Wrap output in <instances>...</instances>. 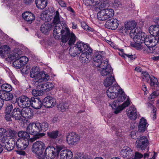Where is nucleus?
Wrapping results in <instances>:
<instances>
[{
  "label": "nucleus",
  "instance_id": "obj_1",
  "mask_svg": "<svg viewBox=\"0 0 159 159\" xmlns=\"http://www.w3.org/2000/svg\"><path fill=\"white\" fill-rule=\"evenodd\" d=\"M108 97L111 99H116L113 101L111 105L112 108L115 109L114 111L115 114H117L123 109L120 104L126 98L124 92L121 88L117 85L111 86L109 87L107 91Z\"/></svg>",
  "mask_w": 159,
  "mask_h": 159
},
{
  "label": "nucleus",
  "instance_id": "obj_2",
  "mask_svg": "<svg viewBox=\"0 0 159 159\" xmlns=\"http://www.w3.org/2000/svg\"><path fill=\"white\" fill-rule=\"evenodd\" d=\"M137 31V33L135 35L134 38V41L135 42L134 46H137L139 48H142L143 46L141 45V44L144 43L146 46L153 44L156 43L154 42V37L152 36L147 37L146 34L142 32L141 30Z\"/></svg>",
  "mask_w": 159,
  "mask_h": 159
},
{
  "label": "nucleus",
  "instance_id": "obj_3",
  "mask_svg": "<svg viewBox=\"0 0 159 159\" xmlns=\"http://www.w3.org/2000/svg\"><path fill=\"white\" fill-rule=\"evenodd\" d=\"M30 75L38 83L47 81L50 78L49 75L44 72H40L38 67H33L30 71Z\"/></svg>",
  "mask_w": 159,
  "mask_h": 159
},
{
  "label": "nucleus",
  "instance_id": "obj_4",
  "mask_svg": "<svg viewBox=\"0 0 159 159\" xmlns=\"http://www.w3.org/2000/svg\"><path fill=\"white\" fill-rule=\"evenodd\" d=\"M39 125L38 123L37 124V122H36L35 123L30 124L27 127V132L29 134L34 135L33 138L30 139L31 142H33L45 135L44 133H39L37 127H39Z\"/></svg>",
  "mask_w": 159,
  "mask_h": 159
},
{
  "label": "nucleus",
  "instance_id": "obj_5",
  "mask_svg": "<svg viewBox=\"0 0 159 159\" xmlns=\"http://www.w3.org/2000/svg\"><path fill=\"white\" fill-rule=\"evenodd\" d=\"M63 149V147L60 146H57L56 148L54 147H47L45 151L44 156L45 159H53L56 155L58 156L59 152Z\"/></svg>",
  "mask_w": 159,
  "mask_h": 159
},
{
  "label": "nucleus",
  "instance_id": "obj_6",
  "mask_svg": "<svg viewBox=\"0 0 159 159\" xmlns=\"http://www.w3.org/2000/svg\"><path fill=\"white\" fill-rule=\"evenodd\" d=\"M136 24L135 21H129L126 22L125 25L124 31L125 32L127 30H131L129 34L130 37L133 39L135 37V35L137 33V31L141 30L140 28H136Z\"/></svg>",
  "mask_w": 159,
  "mask_h": 159
},
{
  "label": "nucleus",
  "instance_id": "obj_7",
  "mask_svg": "<svg viewBox=\"0 0 159 159\" xmlns=\"http://www.w3.org/2000/svg\"><path fill=\"white\" fill-rule=\"evenodd\" d=\"M17 98H16L15 101H11V102L13 103H15L17 101L18 106L20 107L25 108L31 105V98H29L26 96H21L18 98L17 100Z\"/></svg>",
  "mask_w": 159,
  "mask_h": 159
},
{
  "label": "nucleus",
  "instance_id": "obj_8",
  "mask_svg": "<svg viewBox=\"0 0 159 159\" xmlns=\"http://www.w3.org/2000/svg\"><path fill=\"white\" fill-rule=\"evenodd\" d=\"M45 148L44 143L40 141L34 143L32 146V151L38 155H41Z\"/></svg>",
  "mask_w": 159,
  "mask_h": 159
},
{
  "label": "nucleus",
  "instance_id": "obj_9",
  "mask_svg": "<svg viewBox=\"0 0 159 159\" xmlns=\"http://www.w3.org/2000/svg\"><path fill=\"white\" fill-rule=\"evenodd\" d=\"M135 145L137 148L139 150H145L149 145V141L146 137L142 136L137 139Z\"/></svg>",
  "mask_w": 159,
  "mask_h": 159
},
{
  "label": "nucleus",
  "instance_id": "obj_10",
  "mask_svg": "<svg viewBox=\"0 0 159 159\" xmlns=\"http://www.w3.org/2000/svg\"><path fill=\"white\" fill-rule=\"evenodd\" d=\"M67 143L70 145H74L77 144L80 140L79 135L75 132L68 133L66 137Z\"/></svg>",
  "mask_w": 159,
  "mask_h": 159
},
{
  "label": "nucleus",
  "instance_id": "obj_11",
  "mask_svg": "<svg viewBox=\"0 0 159 159\" xmlns=\"http://www.w3.org/2000/svg\"><path fill=\"white\" fill-rule=\"evenodd\" d=\"M119 21L116 19H110L106 21L105 27L108 29L116 30L118 27Z\"/></svg>",
  "mask_w": 159,
  "mask_h": 159
},
{
  "label": "nucleus",
  "instance_id": "obj_12",
  "mask_svg": "<svg viewBox=\"0 0 159 159\" xmlns=\"http://www.w3.org/2000/svg\"><path fill=\"white\" fill-rule=\"evenodd\" d=\"M75 46L80 53L87 52L89 51L92 50L88 45L81 41L77 42Z\"/></svg>",
  "mask_w": 159,
  "mask_h": 159
},
{
  "label": "nucleus",
  "instance_id": "obj_13",
  "mask_svg": "<svg viewBox=\"0 0 159 159\" xmlns=\"http://www.w3.org/2000/svg\"><path fill=\"white\" fill-rule=\"evenodd\" d=\"M56 102L55 98L48 96L43 100V105L47 108L52 107L56 105Z\"/></svg>",
  "mask_w": 159,
  "mask_h": 159
},
{
  "label": "nucleus",
  "instance_id": "obj_14",
  "mask_svg": "<svg viewBox=\"0 0 159 159\" xmlns=\"http://www.w3.org/2000/svg\"><path fill=\"white\" fill-rule=\"evenodd\" d=\"M92 50H90L87 52L82 53L80 55L79 59L82 63H89L91 59Z\"/></svg>",
  "mask_w": 159,
  "mask_h": 159
},
{
  "label": "nucleus",
  "instance_id": "obj_15",
  "mask_svg": "<svg viewBox=\"0 0 159 159\" xmlns=\"http://www.w3.org/2000/svg\"><path fill=\"white\" fill-rule=\"evenodd\" d=\"M127 113L129 118L132 120H135L138 116L137 110L134 106H131L127 110Z\"/></svg>",
  "mask_w": 159,
  "mask_h": 159
},
{
  "label": "nucleus",
  "instance_id": "obj_16",
  "mask_svg": "<svg viewBox=\"0 0 159 159\" xmlns=\"http://www.w3.org/2000/svg\"><path fill=\"white\" fill-rule=\"evenodd\" d=\"M15 58L16 59V60L13 63L14 66L16 69H20L23 67L22 70L23 71L25 72V73H27L29 72V70L30 68V67L26 66H24L19 59H16V57H15Z\"/></svg>",
  "mask_w": 159,
  "mask_h": 159
},
{
  "label": "nucleus",
  "instance_id": "obj_17",
  "mask_svg": "<svg viewBox=\"0 0 159 159\" xmlns=\"http://www.w3.org/2000/svg\"><path fill=\"white\" fill-rule=\"evenodd\" d=\"M120 155L124 158H128L133 155L132 150L127 146L124 147L120 152Z\"/></svg>",
  "mask_w": 159,
  "mask_h": 159
},
{
  "label": "nucleus",
  "instance_id": "obj_18",
  "mask_svg": "<svg viewBox=\"0 0 159 159\" xmlns=\"http://www.w3.org/2000/svg\"><path fill=\"white\" fill-rule=\"evenodd\" d=\"M29 144V140H22L18 139L16 141V146L18 150H24L25 149Z\"/></svg>",
  "mask_w": 159,
  "mask_h": 159
},
{
  "label": "nucleus",
  "instance_id": "obj_19",
  "mask_svg": "<svg viewBox=\"0 0 159 159\" xmlns=\"http://www.w3.org/2000/svg\"><path fill=\"white\" fill-rule=\"evenodd\" d=\"M56 25L53 31V36L56 39H59L61 35V32L64 28L61 24Z\"/></svg>",
  "mask_w": 159,
  "mask_h": 159
},
{
  "label": "nucleus",
  "instance_id": "obj_20",
  "mask_svg": "<svg viewBox=\"0 0 159 159\" xmlns=\"http://www.w3.org/2000/svg\"><path fill=\"white\" fill-rule=\"evenodd\" d=\"M33 114L32 110L29 108H23L21 110V117L26 119H30Z\"/></svg>",
  "mask_w": 159,
  "mask_h": 159
},
{
  "label": "nucleus",
  "instance_id": "obj_21",
  "mask_svg": "<svg viewBox=\"0 0 159 159\" xmlns=\"http://www.w3.org/2000/svg\"><path fill=\"white\" fill-rule=\"evenodd\" d=\"M43 105V102L38 98L32 97L31 98V105L35 109L40 108Z\"/></svg>",
  "mask_w": 159,
  "mask_h": 159
},
{
  "label": "nucleus",
  "instance_id": "obj_22",
  "mask_svg": "<svg viewBox=\"0 0 159 159\" xmlns=\"http://www.w3.org/2000/svg\"><path fill=\"white\" fill-rule=\"evenodd\" d=\"M60 153L61 159H71L73 157L72 152L68 149L61 150Z\"/></svg>",
  "mask_w": 159,
  "mask_h": 159
},
{
  "label": "nucleus",
  "instance_id": "obj_23",
  "mask_svg": "<svg viewBox=\"0 0 159 159\" xmlns=\"http://www.w3.org/2000/svg\"><path fill=\"white\" fill-rule=\"evenodd\" d=\"M156 45V43H153V44L145 47L143 50L148 53L158 54V52L157 50L158 48L155 47Z\"/></svg>",
  "mask_w": 159,
  "mask_h": 159
},
{
  "label": "nucleus",
  "instance_id": "obj_24",
  "mask_svg": "<svg viewBox=\"0 0 159 159\" xmlns=\"http://www.w3.org/2000/svg\"><path fill=\"white\" fill-rule=\"evenodd\" d=\"M70 34L69 28L67 27H64L61 32V42L64 43L67 42L68 38V37Z\"/></svg>",
  "mask_w": 159,
  "mask_h": 159
},
{
  "label": "nucleus",
  "instance_id": "obj_25",
  "mask_svg": "<svg viewBox=\"0 0 159 159\" xmlns=\"http://www.w3.org/2000/svg\"><path fill=\"white\" fill-rule=\"evenodd\" d=\"M21 115V110L19 108H15L11 112L12 118L15 120H20Z\"/></svg>",
  "mask_w": 159,
  "mask_h": 159
},
{
  "label": "nucleus",
  "instance_id": "obj_26",
  "mask_svg": "<svg viewBox=\"0 0 159 159\" xmlns=\"http://www.w3.org/2000/svg\"><path fill=\"white\" fill-rule=\"evenodd\" d=\"M48 137L53 140L57 139L61 135L58 130L48 131L47 132Z\"/></svg>",
  "mask_w": 159,
  "mask_h": 159
},
{
  "label": "nucleus",
  "instance_id": "obj_27",
  "mask_svg": "<svg viewBox=\"0 0 159 159\" xmlns=\"http://www.w3.org/2000/svg\"><path fill=\"white\" fill-rule=\"evenodd\" d=\"M22 17L28 23L30 24L35 20V17L34 14L29 11H26L23 13Z\"/></svg>",
  "mask_w": 159,
  "mask_h": 159
},
{
  "label": "nucleus",
  "instance_id": "obj_28",
  "mask_svg": "<svg viewBox=\"0 0 159 159\" xmlns=\"http://www.w3.org/2000/svg\"><path fill=\"white\" fill-rule=\"evenodd\" d=\"M14 139H9L8 141L5 144V148L8 151L12 150L16 145V140Z\"/></svg>",
  "mask_w": 159,
  "mask_h": 159
},
{
  "label": "nucleus",
  "instance_id": "obj_29",
  "mask_svg": "<svg viewBox=\"0 0 159 159\" xmlns=\"http://www.w3.org/2000/svg\"><path fill=\"white\" fill-rule=\"evenodd\" d=\"M148 124L147 122V120L143 118H142L140 120L138 126L139 131L141 132H143L146 130Z\"/></svg>",
  "mask_w": 159,
  "mask_h": 159
},
{
  "label": "nucleus",
  "instance_id": "obj_30",
  "mask_svg": "<svg viewBox=\"0 0 159 159\" xmlns=\"http://www.w3.org/2000/svg\"><path fill=\"white\" fill-rule=\"evenodd\" d=\"M54 86L53 84L51 83L47 82L39 85V88L43 91L48 92L52 89Z\"/></svg>",
  "mask_w": 159,
  "mask_h": 159
},
{
  "label": "nucleus",
  "instance_id": "obj_31",
  "mask_svg": "<svg viewBox=\"0 0 159 159\" xmlns=\"http://www.w3.org/2000/svg\"><path fill=\"white\" fill-rule=\"evenodd\" d=\"M10 51V49L8 46L6 45L2 46L0 48V56L5 57L8 56Z\"/></svg>",
  "mask_w": 159,
  "mask_h": 159
},
{
  "label": "nucleus",
  "instance_id": "obj_32",
  "mask_svg": "<svg viewBox=\"0 0 159 159\" xmlns=\"http://www.w3.org/2000/svg\"><path fill=\"white\" fill-rule=\"evenodd\" d=\"M7 132L5 129L0 128V142L5 143L7 140Z\"/></svg>",
  "mask_w": 159,
  "mask_h": 159
},
{
  "label": "nucleus",
  "instance_id": "obj_33",
  "mask_svg": "<svg viewBox=\"0 0 159 159\" xmlns=\"http://www.w3.org/2000/svg\"><path fill=\"white\" fill-rule=\"evenodd\" d=\"M103 52L102 51H99L96 52L94 54L93 58V60L95 64H98L101 61L102 59L103 54Z\"/></svg>",
  "mask_w": 159,
  "mask_h": 159
},
{
  "label": "nucleus",
  "instance_id": "obj_34",
  "mask_svg": "<svg viewBox=\"0 0 159 159\" xmlns=\"http://www.w3.org/2000/svg\"><path fill=\"white\" fill-rule=\"evenodd\" d=\"M52 26L51 25L48 23H45L42 24L40 28V30L41 32L44 34L50 30Z\"/></svg>",
  "mask_w": 159,
  "mask_h": 159
},
{
  "label": "nucleus",
  "instance_id": "obj_35",
  "mask_svg": "<svg viewBox=\"0 0 159 159\" xmlns=\"http://www.w3.org/2000/svg\"><path fill=\"white\" fill-rule=\"evenodd\" d=\"M35 3L38 8L42 9L47 6V0H35Z\"/></svg>",
  "mask_w": 159,
  "mask_h": 159
},
{
  "label": "nucleus",
  "instance_id": "obj_36",
  "mask_svg": "<svg viewBox=\"0 0 159 159\" xmlns=\"http://www.w3.org/2000/svg\"><path fill=\"white\" fill-rule=\"evenodd\" d=\"M17 135L20 139H21L25 140H29L30 137L29 133L23 130L19 131L17 133Z\"/></svg>",
  "mask_w": 159,
  "mask_h": 159
},
{
  "label": "nucleus",
  "instance_id": "obj_37",
  "mask_svg": "<svg viewBox=\"0 0 159 159\" xmlns=\"http://www.w3.org/2000/svg\"><path fill=\"white\" fill-rule=\"evenodd\" d=\"M115 81V80L114 76L111 75L110 76H108L105 80L103 84L105 87H109L112 85Z\"/></svg>",
  "mask_w": 159,
  "mask_h": 159
},
{
  "label": "nucleus",
  "instance_id": "obj_38",
  "mask_svg": "<svg viewBox=\"0 0 159 159\" xmlns=\"http://www.w3.org/2000/svg\"><path fill=\"white\" fill-rule=\"evenodd\" d=\"M102 70L100 71V74L102 76H110L112 75L111 72L112 68L111 66H108L107 68H101Z\"/></svg>",
  "mask_w": 159,
  "mask_h": 159
},
{
  "label": "nucleus",
  "instance_id": "obj_39",
  "mask_svg": "<svg viewBox=\"0 0 159 159\" xmlns=\"http://www.w3.org/2000/svg\"><path fill=\"white\" fill-rule=\"evenodd\" d=\"M37 122V124L38 123L39 125V127H38V132L41 131H45L47 130L48 129L49 125L48 123L46 122H44L42 123L39 122Z\"/></svg>",
  "mask_w": 159,
  "mask_h": 159
},
{
  "label": "nucleus",
  "instance_id": "obj_40",
  "mask_svg": "<svg viewBox=\"0 0 159 159\" xmlns=\"http://www.w3.org/2000/svg\"><path fill=\"white\" fill-rule=\"evenodd\" d=\"M148 83L150 84V86L152 88L157 87L159 86V82L157 78L153 76H151L150 79Z\"/></svg>",
  "mask_w": 159,
  "mask_h": 159
},
{
  "label": "nucleus",
  "instance_id": "obj_41",
  "mask_svg": "<svg viewBox=\"0 0 159 159\" xmlns=\"http://www.w3.org/2000/svg\"><path fill=\"white\" fill-rule=\"evenodd\" d=\"M69 53L71 56L73 57L78 56L80 54L75 46H70L69 49Z\"/></svg>",
  "mask_w": 159,
  "mask_h": 159
},
{
  "label": "nucleus",
  "instance_id": "obj_42",
  "mask_svg": "<svg viewBox=\"0 0 159 159\" xmlns=\"http://www.w3.org/2000/svg\"><path fill=\"white\" fill-rule=\"evenodd\" d=\"M102 10L107 20L113 16L114 15V11L112 9L107 8Z\"/></svg>",
  "mask_w": 159,
  "mask_h": 159
},
{
  "label": "nucleus",
  "instance_id": "obj_43",
  "mask_svg": "<svg viewBox=\"0 0 159 159\" xmlns=\"http://www.w3.org/2000/svg\"><path fill=\"white\" fill-rule=\"evenodd\" d=\"M69 106L67 102H62L58 105V108L61 111L63 112L68 109Z\"/></svg>",
  "mask_w": 159,
  "mask_h": 159
},
{
  "label": "nucleus",
  "instance_id": "obj_44",
  "mask_svg": "<svg viewBox=\"0 0 159 159\" xmlns=\"http://www.w3.org/2000/svg\"><path fill=\"white\" fill-rule=\"evenodd\" d=\"M67 41H68V44L70 46L74 44L76 40V37L73 33H70V34L68 37Z\"/></svg>",
  "mask_w": 159,
  "mask_h": 159
},
{
  "label": "nucleus",
  "instance_id": "obj_45",
  "mask_svg": "<svg viewBox=\"0 0 159 159\" xmlns=\"http://www.w3.org/2000/svg\"><path fill=\"white\" fill-rule=\"evenodd\" d=\"M15 57H16V59H19L24 66H25L27 62L28 61V59L26 56L20 57L17 53L15 54Z\"/></svg>",
  "mask_w": 159,
  "mask_h": 159
},
{
  "label": "nucleus",
  "instance_id": "obj_46",
  "mask_svg": "<svg viewBox=\"0 0 159 159\" xmlns=\"http://www.w3.org/2000/svg\"><path fill=\"white\" fill-rule=\"evenodd\" d=\"M54 17L53 22L54 24H60V15L58 10L55 12L53 14Z\"/></svg>",
  "mask_w": 159,
  "mask_h": 159
},
{
  "label": "nucleus",
  "instance_id": "obj_47",
  "mask_svg": "<svg viewBox=\"0 0 159 159\" xmlns=\"http://www.w3.org/2000/svg\"><path fill=\"white\" fill-rule=\"evenodd\" d=\"M32 94L35 97L42 95L43 94V91L41 88H39V86L38 88L35 89H33L32 91Z\"/></svg>",
  "mask_w": 159,
  "mask_h": 159
},
{
  "label": "nucleus",
  "instance_id": "obj_48",
  "mask_svg": "<svg viewBox=\"0 0 159 159\" xmlns=\"http://www.w3.org/2000/svg\"><path fill=\"white\" fill-rule=\"evenodd\" d=\"M8 135L9 137V139H14L17 140V133L16 131L14 130L9 129L8 130Z\"/></svg>",
  "mask_w": 159,
  "mask_h": 159
},
{
  "label": "nucleus",
  "instance_id": "obj_49",
  "mask_svg": "<svg viewBox=\"0 0 159 159\" xmlns=\"http://www.w3.org/2000/svg\"><path fill=\"white\" fill-rule=\"evenodd\" d=\"M97 16L98 19L100 21H103L107 20L102 10L98 12Z\"/></svg>",
  "mask_w": 159,
  "mask_h": 159
},
{
  "label": "nucleus",
  "instance_id": "obj_50",
  "mask_svg": "<svg viewBox=\"0 0 159 159\" xmlns=\"http://www.w3.org/2000/svg\"><path fill=\"white\" fill-rule=\"evenodd\" d=\"M96 66L99 67L100 68H107L108 66H111L108 64V62L107 61L103 60L102 61H101L98 64H95Z\"/></svg>",
  "mask_w": 159,
  "mask_h": 159
},
{
  "label": "nucleus",
  "instance_id": "obj_51",
  "mask_svg": "<svg viewBox=\"0 0 159 159\" xmlns=\"http://www.w3.org/2000/svg\"><path fill=\"white\" fill-rule=\"evenodd\" d=\"M1 89L5 93L10 92L12 89V87L11 85L8 84H5L2 85Z\"/></svg>",
  "mask_w": 159,
  "mask_h": 159
},
{
  "label": "nucleus",
  "instance_id": "obj_52",
  "mask_svg": "<svg viewBox=\"0 0 159 159\" xmlns=\"http://www.w3.org/2000/svg\"><path fill=\"white\" fill-rule=\"evenodd\" d=\"M142 77L143 80L146 82H148L150 79L151 76L147 71H143L142 73Z\"/></svg>",
  "mask_w": 159,
  "mask_h": 159
},
{
  "label": "nucleus",
  "instance_id": "obj_53",
  "mask_svg": "<svg viewBox=\"0 0 159 159\" xmlns=\"http://www.w3.org/2000/svg\"><path fill=\"white\" fill-rule=\"evenodd\" d=\"M3 98V100L9 101L13 100L14 98V95L13 94L9 92L5 93Z\"/></svg>",
  "mask_w": 159,
  "mask_h": 159
},
{
  "label": "nucleus",
  "instance_id": "obj_54",
  "mask_svg": "<svg viewBox=\"0 0 159 159\" xmlns=\"http://www.w3.org/2000/svg\"><path fill=\"white\" fill-rule=\"evenodd\" d=\"M13 109V106L11 104H7L6 107V109L5 113L10 114L11 111Z\"/></svg>",
  "mask_w": 159,
  "mask_h": 159
},
{
  "label": "nucleus",
  "instance_id": "obj_55",
  "mask_svg": "<svg viewBox=\"0 0 159 159\" xmlns=\"http://www.w3.org/2000/svg\"><path fill=\"white\" fill-rule=\"evenodd\" d=\"M113 7L115 8L120 7L121 6L120 2L118 0H114L112 3Z\"/></svg>",
  "mask_w": 159,
  "mask_h": 159
},
{
  "label": "nucleus",
  "instance_id": "obj_56",
  "mask_svg": "<svg viewBox=\"0 0 159 159\" xmlns=\"http://www.w3.org/2000/svg\"><path fill=\"white\" fill-rule=\"evenodd\" d=\"M138 132L135 131H132L131 132V137L132 139H137L139 138H137V135H138Z\"/></svg>",
  "mask_w": 159,
  "mask_h": 159
},
{
  "label": "nucleus",
  "instance_id": "obj_57",
  "mask_svg": "<svg viewBox=\"0 0 159 159\" xmlns=\"http://www.w3.org/2000/svg\"><path fill=\"white\" fill-rule=\"evenodd\" d=\"M5 119L8 121H12V120L11 119V114L10 115V114H8L7 113H5Z\"/></svg>",
  "mask_w": 159,
  "mask_h": 159
},
{
  "label": "nucleus",
  "instance_id": "obj_58",
  "mask_svg": "<svg viewBox=\"0 0 159 159\" xmlns=\"http://www.w3.org/2000/svg\"><path fill=\"white\" fill-rule=\"evenodd\" d=\"M130 103V100L129 98H127V100L126 101L124 102L123 104L120 106L122 107V108H123V109L125 107H128Z\"/></svg>",
  "mask_w": 159,
  "mask_h": 159
},
{
  "label": "nucleus",
  "instance_id": "obj_59",
  "mask_svg": "<svg viewBox=\"0 0 159 159\" xmlns=\"http://www.w3.org/2000/svg\"><path fill=\"white\" fill-rule=\"evenodd\" d=\"M143 154L138 152H136L135 154L134 159H140L143 157Z\"/></svg>",
  "mask_w": 159,
  "mask_h": 159
},
{
  "label": "nucleus",
  "instance_id": "obj_60",
  "mask_svg": "<svg viewBox=\"0 0 159 159\" xmlns=\"http://www.w3.org/2000/svg\"><path fill=\"white\" fill-rule=\"evenodd\" d=\"M80 159H92L91 157L87 154H83L80 157Z\"/></svg>",
  "mask_w": 159,
  "mask_h": 159
},
{
  "label": "nucleus",
  "instance_id": "obj_61",
  "mask_svg": "<svg viewBox=\"0 0 159 159\" xmlns=\"http://www.w3.org/2000/svg\"><path fill=\"white\" fill-rule=\"evenodd\" d=\"M156 111H157V109L156 108H154L153 109V110H152L153 112L152 113L151 116H152V117L153 120L156 119Z\"/></svg>",
  "mask_w": 159,
  "mask_h": 159
},
{
  "label": "nucleus",
  "instance_id": "obj_62",
  "mask_svg": "<svg viewBox=\"0 0 159 159\" xmlns=\"http://www.w3.org/2000/svg\"><path fill=\"white\" fill-rule=\"evenodd\" d=\"M107 6H108V3H107L106 1H104L102 2L100 5V7L102 8Z\"/></svg>",
  "mask_w": 159,
  "mask_h": 159
},
{
  "label": "nucleus",
  "instance_id": "obj_63",
  "mask_svg": "<svg viewBox=\"0 0 159 159\" xmlns=\"http://www.w3.org/2000/svg\"><path fill=\"white\" fill-rule=\"evenodd\" d=\"M156 27H154L153 25L151 26L149 28V33L152 34H152H154L153 32V31L155 30V29H156Z\"/></svg>",
  "mask_w": 159,
  "mask_h": 159
},
{
  "label": "nucleus",
  "instance_id": "obj_64",
  "mask_svg": "<svg viewBox=\"0 0 159 159\" xmlns=\"http://www.w3.org/2000/svg\"><path fill=\"white\" fill-rule=\"evenodd\" d=\"M59 3L60 5L63 7L66 6V3L65 1L62 0H60L59 2Z\"/></svg>",
  "mask_w": 159,
  "mask_h": 159
}]
</instances>
